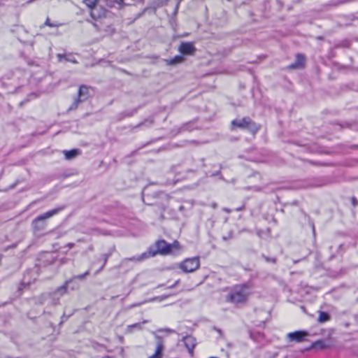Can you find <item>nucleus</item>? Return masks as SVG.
<instances>
[{
  "instance_id": "obj_1",
  "label": "nucleus",
  "mask_w": 358,
  "mask_h": 358,
  "mask_svg": "<svg viewBox=\"0 0 358 358\" xmlns=\"http://www.w3.org/2000/svg\"><path fill=\"white\" fill-rule=\"evenodd\" d=\"M252 293V287L248 284L235 286L227 296V301L234 304L245 303Z\"/></svg>"
},
{
  "instance_id": "obj_2",
  "label": "nucleus",
  "mask_w": 358,
  "mask_h": 358,
  "mask_svg": "<svg viewBox=\"0 0 358 358\" xmlns=\"http://www.w3.org/2000/svg\"><path fill=\"white\" fill-rule=\"evenodd\" d=\"M63 208H57L49 210L45 213L43 215H38L36 217L32 222V226L35 231H40L44 229L45 227V222L46 219L50 218L52 216L57 215L59 212H60Z\"/></svg>"
},
{
  "instance_id": "obj_3",
  "label": "nucleus",
  "mask_w": 358,
  "mask_h": 358,
  "mask_svg": "<svg viewBox=\"0 0 358 358\" xmlns=\"http://www.w3.org/2000/svg\"><path fill=\"white\" fill-rule=\"evenodd\" d=\"M231 125L233 128L246 129L252 133L257 132L259 129V127L248 117L234 120L231 122Z\"/></svg>"
},
{
  "instance_id": "obj_4",
  "label": "nucleus",
  "mask_w": 358,
  "mask_h": 358,
  "mask_svg": "<svg viewBox=\"0 0 358 358\" xmlns=\"http://www.w3.org/2000/svg\"><path fill=\"white\" fill-rule=\"evenodd\" d=\"M178 266L185 273H192L199 268L200 260L198 257L187 258L180 262Z\"/></svg>"
},
{
  "instance_id": "obj_5",
  "label": "nucleus",
  "mask_w": 358,
  "mask_h": 358,
  "mask_svg": "<svg viewBox=\"0 0 358 358\" xmlns=\"http://www.w3.org/2000/svg\"><path fill=\"white\" fill-rule=\"evenodd\" d=\"M154 247L155 250L153 248H150L148 251L150 257H155L157 254L164 255L171 254L170 244L164 240L157 241Z\"/></svg>"
},
{
  "instance_id": "obj_6",
  "label": "nucleus",
  "mask_w": 358,
  "mask_h": 358,
  "mask_svg": "<svg viewBox=\"0 0 358 358\" xmlns=\"http://www.w3.org/2000/svg\"><path fill=\"white\" fill-rule=\"evenodd\" d=\"M89 90V87L85 85H82L80 87L78 94V98L75 101L73 104L70 107V109L76 108L80 102H82L87 99Z\"/></svg>"
},
{
  "instance_id": "obj_7",
  "label": "nucleus",
  "mask_w": 358,
  "mask_h": 358,
  "mask_svg": "<svg viewBox=\"0 0 358 358\" xmlns=\"http://www.w3.org/2000/svg\"><path fill=\"white\" fill-rule=\"evenodd\" d=\"M308 333L304 331H297L291 332L287 334V338L289 341H294L296 343L303 342L308 337Z\"/></svg>"
},
{
  "instance_id": "obj_8",
  "label": "nucleus",
  "mask_w": 358,
  "mask_h": 358,
  "mask_svg": "<svg viewBox=\"0 0 358 358\" xmlns=\"http://www.w3.org/2000/svg\"><path fill=\"white\" fill-rule=\"evenodd\" d=\"M89 8H90V15L94 20L100 19L106 15L107 11L97 3Z\"/></svg>"
},
{
  "instance_id": "obj_9",
  "label": "nucleus",
  "mask_w": 358,
  "mask_h": 358,
  "mask_svg": "<svg viewBox=\"0 0 358 358\" xmlns=\"http://www.w3.org/2000/svg\"><path fill=\"white\" fill-rule=\"evenodd\" d=\"M178 50L183 55H192L195 51V48L192 43H182Z\"/></svg>"
},
{
  "instance_id": "obj_10",
  "label": "nucleus",
  "mask_w": 358,
  "mask_h": 358,
  "mask_svg": "<svg viewBox=\"0 0 358 358\" xmlns=\"http://www.w3.org/2000/svg\"><path fill=\"white\" fill-rule=\"evenodd\" d=\"M157 342L155 353L148 358H162V352L164 350L163 342L159 336H157Z\"/></svg>"
},
{
  "instance_id": "obj_11",
  "label": "nucleus",
  "mask_w": 358,
  "mask_h": 358,
  "mask_svg": "<svg viewBox=\"0 0 358 358\" xmlns=\"http://www.w3.org/2000/svg\"><path fill=\"white\" fill-rule=\"evenodd\" d=\"M183 341L186 348L188 349L189 352L190 353H192L193 350L196 345V341L194 338L190 336H187L184 337Z\"/></svg>"
},
{
  "instance_id": "obj_12",
  "label": "nucleus",
  "mask_w": 358,
  "mask_h": 358,
  "mask_svg": "<svg viewBox=\"0 0 358 358\" xmlns=\"http://www.w3.org/2000/svg\"><path fill=\"white\" fill-rule=\"evenodd\" d=\"M304 61H305V59H304V57L303 55H301V54H298L296 56V60H295V62L292 64L290 66H289V68L290 69H298V68H301L304 65Z\"/></svg>"
},
{
  "instance_id": "obj_13",
  "label": "nucleus",
  "mask_w": 358,
  "mask_h": 358,
  "mask_svg": "<svg viewBox=\"0 0 358 358\" xmlns=\"http://www.w3.org/2000/svg\"><path fill=\"white\" fill-rule=\"evenodd\" d=\"M148 322V320H145L142 322V324H145ZM134 329L141 330V323H135L131 325H129L126 328V333L127 334H131L133 333Z\"/></svg>"
},
{
  "instance_id": "obj_14",
  "label": "nucleus",
  "mask_w": 358,
  "mask_h": 358,
  "mask_svg": "<svg viewBox=\"0 0 358 358\" xmlns=\"http://www.w3.org/2000/svg\"><path fill=\"white\" fill-rule=\"evenodd\" d=\"M71 281V280H66L62 286L58 287L57 290L54 292L55 295L59 294L60 296L64 294L67 291V287L69 284V282Z\"/></svg>"
},
{
  "instance_id": "obj_15",
  "label": "nucleus",
  "mask_w": 358,
  "mask_h": 358,
  "mask_svg": "<svg viewBox=\"0 0 358 358\" xmlns=\"http://www.w3.org/2000/svg\"><path fill=\"white\" fill-rule=\"evenodd\" d=\"M150 257L148 252L142 253L141 255L136 257H132L131 258L127 259L129 261L138 262L145 260V259Z\"/></svg>"
},
{
  "instance_id": "obj_16",
  "label": "nucleus",
  "mask_w": 358,
  "mask_h": 358,
  "mask_svg": "<svg viewBox=\"0 0 358 358\" xmlns=\"http://www.w3.org/2000/svg\"><path fill=\"white\" fill-rule=\"evenodd\" d=\"M64 153L66 159H71L78 155L79 151L78 150H65Z\"/></svg>"
},
{
  "instance_id": "obj_17",
  "label": "nucleus",
  "mask_w": 358,
  "mask_h": 358,
  "mask_svg": "<svg viewBox=\"0 0 358 358\" xmlns=\"http://www.w3.org/2000/svg\"><path fill=\"white\" fill-rule=\"evenodd\" d=\"M183 60H184V58L182 56L177 55V56L174 57L173 58H172L171 59H170L168 62V64H171V65L177 64L182 63L183 62Z\"/></svg>"
},
{
  "instance_id": "obj_18",
  "label": "nucleus",
  "mask_w": 358,
  "mask_h": 358,
  "mask_svg": "<svg viewBox=\"0 0 358 358\" xmlns=\"http://www.w3.org/2000/svg\"><path fill=\"white\" fill-rule=\"evenodd\" d=\"M329 319V315L325 312H320L318 317V321L320 322H324L328 321Z\"/></svg>"
},
{
  "instance_id": "obj_19",
  "label": "nucleus",
  "mask_w": 358,
  "mask_h": 358,
  "mask_svg": "<svg viewBox=\"0 0 358 358\" xmlns=\"http://www.w3.org/2000/svg\"><path fill=\"white\" fill-rule=\"evenodd\" d=\"M180 249V244L178 241H174L172 244H170V253H173Z\"/></svg>"
},
{
  "instance_id": "obj_20",
  "label": "nucleus",
  "mask_w": 358,
  "mask_h": 358,
  "mask_svg": "<svg viewBox=\"0 0 358 358\" xmlns=\"http://www.w3.org/2000/svg\"><path fill=\"white\" fill-rule=\"evenodd\" d=\"M57 57H58L59 61H62V59L64 58L67 62H72V63H77V61L75 59L67 58L65 55H63L62 54H59L57 55Z\"/></svg>"
},
{
  "instance_id": "obj_21",
  "label": "nucleus",
  "mask_w": 358,
  "mask_h": 358,
  "mask_svg": "<svg viewBox=\"0 0 358 358\" xmlns=\"http://www.w3.org/2000/svg\"><path fill=\"white\" fill-rule=\"evenodd\" d=\"M98 0H83V2L87 6V7H92L97 3Z\"/></svg>"
},
{
  "instance_id": "obj_22",
  "label": "nucleus",
  "mask_w": 358,
  "mask_h": 358,
  "mask_svg": "<svg viewBox=\"0 0 358 358\" xmlns=\"http://www.w3.org/2000/svg\"><path fill=\"white\" fill-rule=\"evenodd\" d=\"M45 25L49 26L50 27H57L59 26V24H57V23H52V22H50V19L47 18L45 22Z\"/></svg>"
},
{
  "instance_id": "obj_23",
  "label": "nucleus",
  "mask_w": 358,
  "mask_h": 358,
  "mask_svg": "<svg viewBox=\"0 0 358 358\" xmlns=\"http://www.w3.org/2000/svg\"><path fill=\"white\" fill-rule=\"evenodd\" d=\"M89 271H86L85 273L83 274H81V275H76L73 277V279H79V280H83L85 278V276L88 275H89Z\"/></svg>"
},
{
  "instance_id": "obj_24",
  "label": "nucleus",
  "mask_w": 358,
  "mask_h": 358,
  "mask_svg": "<svg viewBox=\"0 0 358 358\" xmlns=\"http://www.w3.org/2000/svg\"><path fill=\"white\" fill-rule=\"evenodd\" d=\"M179 282V280H176L172 285L169 286V288L175 287Z\"/></svg>"
},
{
  "instance_id": "obj_25",
  "label": "nucleus",
  "mask_w": 358,
  "mask_h": 358,
  "mask_svg": "<svg viewBox=\"0 0 358 358\" xmlns=\"http://www.w3.org/2000/svg\"><path fill=\"white\" fill-rule=\"evenodd\" d=\"M123 1H124V0H115V1H116L118 4H120V5H121V4L122 3Z\"/></svg>"
},
{
  "instance_id": "obj_26",
  "label": "nucleus",
  "mask_w": 358,
  "mask_h": 358,
  "mask_svg": "<svg viewBox=\"0 0 358 358\" xmlns=\"http://www.w3.org/2000/svg\"><path fill=\"white\" fill-rule=\"evenodd\" d=\"M224 210L227 213H230V210L229 209H227V208H224Z\"/></svg>"
},
{
  "instance_id": "obj_27",
  "label": "nucleus",
  "mask_w": 358,
  "mask_h": 358,
  "mask_svg": "<svg viewBox=\"0 0 358 358\" xmlns=\"http://www.w3.org/2000/svg\"><path fill=\"white\" fill-rule=\"evenodd\" d=\"M73 245H74V244H73V243H69V244H68V246H69V248H72Z\"/></svg>"
},
{
  "instance_id": "obj_28",
  "label": "nucleus",
  "mask_w": 358,
  "mask_h": 358,
  "mask_svg": "<svg viewBox=\"0 0 358 358\" xmlns=\"http://www.w3.org/2000/svg\"><path fill=\"white\" fill-rule=\"evenodd\" d=\"M166 331H167V332H172L173 331H171V329H166Z\"/></svg>"
},
{
  "instance_id": "obj_29",
  "label": "nucleus",
  "mask_w": 358,
  "mask_h": 358,
  "mask_svg": "<svg viewBox=\"0 0 358 358\" xmlns=\"http://www.w3.org/2000/svg\"><path fill=\"white\" fill-rule=\"evenodd\" d=\"M210 358H217V357H210Z\"/></svg>"
}]
</instances>
